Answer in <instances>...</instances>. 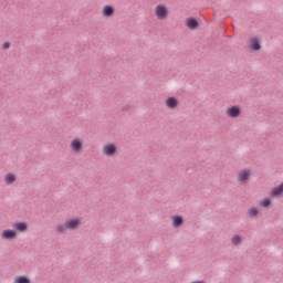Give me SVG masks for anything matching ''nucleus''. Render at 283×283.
I'll use <instances>...</instances> for the list:
<instances>
[{
    "label": "nucleus",
    "mask_w": 283,
    "mask_h": 283,
    "mask_svg": "<svg viewBox=\"0 0 283 283\" xmlns=\"http://www.w3.org/2000/svg\"><path fill=\"white\" fill-rule=\"evenodd\" d=\"M169 14H171V11H169V7L165 3H158L154 8V17L157 19V21H167L169 19Z\"/></svg>",
    "instance_id": "f257e3e1"
},
{
    "label": "nucleus",
    "mask_w": 283,
    "mask_h": 283,
    "mask_svg": "<svg viewBox=\"0 0 283 283\" xmlns=\"http://www.w3.org/2000/svg\"><path fill=\"white\" fill-rule=\"evenodd\" d=\"M102 153L106 158H114L118 154V146L115 143L105 144L102 147Z\"/></svg>",
    "instance_id": "f03ea898"
},
{
    "label": "nucleus",
    "mask_w": 283,
    "mask_h": 283,
    "mask_svg": "<svg viewBox=\"0 0 283 283\" xmlns=\"http://www.w3.org/2000/svg\"><path fill=\"white\" fill-rule=\"evenodd\" d=\"M69 149L71 154H83V139L75 137L70 142Z\"/></svg>",
    "instance_id": "7ed1b4c3"
},
{
    "label": "nucleus",
    "mask_w": 283,
    "mask_h": 283,
    "mask_svg": "<svg viewBox=\"0 0 283 283\" xmlns=\"http://www.w3.org/2000/svg\"><path fill=\"white\" fill-rule=\"evenodd\" d=\"M226 116L232 119L240 118L242 116V107H240L239 105L229 106L226 109Z\"/></svg>",
    "instance_id": "20e7f679"
},
{
    "label": "nucleus",
    "mask_w": 283,
    "mask_h": 283,
    "mask_svg": "<svg viewBox=\"0 0 283 283\" xmlns=\"http://www.w3.org/2000/svg\"><path fill=\"white\" fill-rule=\"evenodd\" d=\"M114 12H116V10L114 9L113 6H104L102 9V17L104 19H112V17H114Z\"/></svg>",
    "instance_id": "39448f33"
},
{
    "label": "nucleus",
    "mask_w": 283,
    "mask_h": 283,
    "mask_svg": "<svg viewBox=\"0 0 283 283\" xmlns=\"http://www.w3.org/2000/svg\"><path fill=\"white\" fill-rule=\"evenodd\" d=\"M66 229L74 231V229H78L81 227V219H70L65 221Z\"/></svg>",
    "instance_id": "423d86ee"
},
{
    "label": "nucleus",
    "mask_w": 283,
    "mask_h": 283,
    "mask_svg": "<svg viewBox=\"0 0 283 283\" xmlns=\"http://www.w3.org/2000/svg\"><path fill=\"white\" fill-rule=\"evenodd\" d=\"M180 103L176 97L166 98L165 105L168 109H176Z\"/></svg>",
    "instance_id": "0eeeda50"
},
{
    "label": "nucleus",
    "mask_w": 283,
    "mask_h": 283,
    "mask_svg": "<svg viewBox=\"0 0 283 283\" xmlns=\"http://www.w3.org/2000/svg\"><path fill=\"white\" fill-rule=\"evenodd\" d=\"M249 45L251 50H255L256 52L262 50V44H260V40L256 36L249 40Z\"/></svg>",
    "instance_id": "6e6552de"
},
{
    "label": "nucleus",
    "mask_w": 283,
    "mask_h": 283,
    "mask_svg": "<svg viewBox=\"0 0 283 283\" xmlns=\"http://www.w3.org/2000/svg\"><path fill=\"white\" fill-rule=\"evenodd\" d=\"M2 240H14L17 238V230H4L1 233Z\"/></svg>",
    "instance_id": "1a4fd4ad"
},
{
    "label": "nucleus",
    "mask_w": 283,
    "mask_h": 283,
    "mask_svg": "<svg viewBox=\"0 0 283 283\" xmlns=\"http://www.w3.org/2000/svg\"><path fill=\"white\" fill-rule=\"evenodd\" d=\"M171 220L174 229H178L179 227H182V224H185V218H182V216H172Z\"/></svg>",
    "instance_id": "9d476101"
},
{
    "label": "nucleus",
    "mask_w": 283,
    "mask_h": 283,
    "mask_svg": "<svg viewBox=\"0 0 283 283\" xmlns=\"http://www.w3.org/2000/svg\"><path fill=\"white\" fill-rule=\"evenodd\" d=\"M13 229H15V231L19 233H25V231H28V223L23 221L15 222L13 224Z\"/></svg>",
    "instance_id": "9b49d317"
},
{
    "label": "nucleus",
    "mask_w": 283,
    "mask_h": 283,
    "mask_svg": "<svg viewBox=\"0 0 283 283\" xmlns=\"http://www.w3.org/2000/svg\"><path fill=\"white\" fill-rule=\"evenodd\" d=\"M186 25L189 30H196V28H198V20L189 18L186 20Z\"/></svg>",
    "instance_id": "f8f14e48"
},
{
    "label": "nucleus",
    "mask_w": 283,
    "mask_h": 283,
    "mask_svg": "<svg viewBox=\"0 0 283 283\" xmlns=\"http://www.w3.org/2000/svg\"><path fill=\"white\" fill-rule=\"evenodd\" d=\"M251 176V168L242 169L239 172V178H249Z\"/></svg>",
    "instance_id": "ddd939ff"
},
{
    "label": "nucleus",
    "mask_w": 283,
    "mask_h": 283,
    "mask_svg": "<svg viewBox=\"0 0 283 283\" xmlns=\"http://www.w3.org/2000/svg\"><path fill=\"white\" fill-rule=\"evenodd\" d=\"M231 242L234 247H238L239 244H242V237L240 234H235L232 237Z\"/></svg>",
    "instance_id": "4468645a"
},
{
    "label": "nucleus",
    "mask_w": 283,
    "mask_h": 283,
    "mask_svg": "<svg viewBox=\"0 0 283 283\" xmlns=\"http://www.w3.org/2000/svg\"><path fill=\"white\" fill-rule=\"evenodd\" d=\"M260 213V210L258 208L252 207L249 209V218H258V214Z\"/></svg>",
    "instance_id": "2eb2a0df"
},
{
    "label": "nucleus",
    "mask_w": 283,
    "mask_h": 283,
    "mask_svg": "<svg viewBox=\"0 0 283 283\" xmlns=\"http://www.w3.org/2000/svg\"><path fill=\"white\" fill-rule=\"evenodd\" d=\"M15 283H32L28 276H17L15 277Z\"/></svg>",
    "instance_id": "dca6fc26"
},
{
    "label": "nucleus",
    "mask_w": 283,
    "mask_h": 283,
    "mask_svg": "<svg viewBox=\"0 0 283 283\" xmlns=\"http://www.w3.org/2000/svg\"><path fill=\"white\" fill-rule=\"evenodd\" d=\"M271 199L270 198H264L261 202L260 206L263 207L264 209H269L271 207Z\"/></svg>",
    "instance_id": "f3484780"
},
{
    "label": "nucleus",
    "mask_w": 283,
    "mask_h": 283,
    "mask_svg": "<svg viewBox=\"0 0 283 283\" xmlns=\"http://www.w3.org/2000/svg\"><path fill=\"white\" fill-rule=\"evenodd\" d=\"M67 229V227H65V223L64 224H59L56 227V231L57 233H65V230Z\"/></svg>",
    "instance_id": "a211bd4d"
},
{
    "label": "nucleus",
    "mask_w": 283,
    "mask_h": 283,
    "mask_svg": "<svg viewBox=\"0 0 283 283\" xmlns=\"http://www.w3.org/2000/svg\"><path fill=\"white\" fill-rule=\"evenodd\" d=\"M14 180H17V178H6L4 182L6 185H13Z\"/></svg>",
    "instance_id": "6ab92c4d"
},
{
    "label": "nucleus",
    "mask_w": 283,
    "mask_h": 283,
    "mask_svg": "<svg viewBox=\"0 0 283 283\" xmlns=\"http://www.w3.org/2000/svg\"><path fill=\"white\" fill-rule=\"evenodd\" d=\"M12 45V43L11 42H4L3 44H2V50H10V46Z\"/></svg>",
    "instance_id": "aec40b11"
},
{
    "label": "nucleus",
    "mask_w": 283,
    "mask_h": 283,
    "mask_svg": "<svg viewBox=\"0 0 283 283\" xmlns=\"http://www.w3.org/2000/svg\"><path fill=\"white\" fill-rule=\"evenodd\" d=\"M249 182V178H239V185H247Z\"/></svg>",
    "instance_id": "412c9836"
},
{
    "label": "nucleus",
    "mask_w": 283,
    "mask_h": 283,
    "mask_svg": "<svg viewBox=\"0 0 283 283\" xmlns=\"http://www.w3.org/2000/svg\"><path fill=\"white\" fill-rule=\"evenodd\" d=\"M7 178H14V175L13 174H9V175H7Z\"/></svg>",
    "instance_id": "4be33fe9"
},
{
    "label": "nucleus",
    "mask_w": 283,
    "mask_h": 283,
    "mask_svg": "<svg viewBox=\"0 0 283 283\" xmlns=\"http://www.w3.org/2000/svg\"><path fill=\"white\" fill-rule=\"evenodd\" d=\"M192 283H205V281H195Z\"/></svg>",
    "instance_id": "5701e85b"
}]
</instances>
